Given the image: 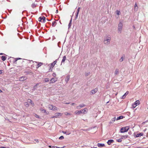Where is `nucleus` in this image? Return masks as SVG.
Returning a JSON list of instances; mask_svg holds the SVG:
<instances>
[{
  "mask_svg": "<svg viewBox=\"0 0 148 148\" xmlns=\"http://www.w3.org/2000/svg\"><path fill=\"white\" fill-rule=\"evenodd\" d=\"M111 38L109 36H106L105 37L104 40V43L105 44L108 45H109L110 42Z\"/></svg>",
  "mask_w": 148,
  "mask_h": 148,
  "instance_id": "f257e3e1",
  "label": "nucleus"
},
{
  "mask_svg": "<svg viewBox=\"0 0 148 148\" xmlns=\"http://www.w3.org/2000/svg\"><path fill=\"white\" fill-rule=\"evenodd\" d=\"M123 24L122 23L120 22L118 25V32L120 34L121 33L123 29Z\"/></svg>",
  "mask_w": 148,
  "mask_h": 148,
  "instance_id": "f03ea898",
  "label": "nucleus"
},
{
  "mask_svg": "<svg viewBox=\"0 0 148 148\" xmlns=\"http://www.w3.org/2000/svg\"><path fill=\"white\" fill-rule=\"evenodd\" d=\"M129 129V127L128 126L122 127L121 128L120 132L121 133H123L127 132Z\"/></svg>",
  "mask_w": 148,
  "mask_h": 148,
  "instance_id": "7ed1b4c3",
  "label": "nucleus"
},
{
  "mask_svg": "<svg viewBox=\"0 0 148 148\" xmlns=\"http://www.w3.org/2000/svg\"><path fill=\"white\" fill-rule=\"evenodd\" d=\"M85 106V105L83 103H82V104H80L79 106H77L76 107V108L77 109H79Z\"/></svg>",
  "mask_w": 148,
  "mask_h": 148,
  "instance_id": "20e7f679",
  "label": "nucleus"
},
{
  "mask_svg": "<svg viewBox=\"0 0 148 148\" xmlns=\"http://www.w3.org/2000/svg\"><path fill=\"white\" fill-rule=\"evenodd\" d=\"M98 91V89L95 88L93 90H92L91 91V94H93L96 93Z\"/></svg>",
  "mask_w": 148,
  "mask_h": 148,
  "instance_id": "39448f33",
  "label": "nucleus"
},
{
  "mask_svg": "<svg viewBox=\"0 0 148 148\" xmlns=\"http://www.w3.org/2000/svg\"><path fill=\"white\" fill-rule=\"evenodd\" d=\"M57 81V79L56 78H52L51 80L50 81V83H53Z\"/></svg>",
  "mask_w": 148,
  "mask_h": 148,
  "instance_id": "423d86ee",
  "label": "nucleus"
},
{
  "mask_svg": "<svg viewBox=\"0 0 148 148\" xmlns=\"http://www.w3.org/2000/svg\"><path fill=\"white\" fill-rule=\"evenodd\" d=\"M26 77H25L23 76L20 77L19 79V80L21 81H23L24 80H26Z\"/></svg>",
  "mask_w": 148,
  "mask_h": 148,
  "instance_id": "0eeeda50",
  "label": "nucleus"
},
{
  "mask_svg": "<svg viewBox=\"0 0 148 148\" xmlns=\"http://www.w3.org/2000/svg\"><path fill=\"white\" fill-rule=\"evenodd\" d=\"M40 110L41 111H42V113H46V114H49V112H47L46 111L44 110V109H43L42 108H41L40 109Z\"/></svg>",
  "mask_w": 148,
  "mask_h": 148,
  "instance_id": "6e6552de",
  "label": "nucleus"
},
{
  "mask_svg": "<svg viewBox=\"0 0 148 148\" xmlns=\"http://www.w3.org/2000/svg\"><path fill=\"white\" fill-rule=\"evenodd\" d=\"M82 113H83L84 114H86L88 112V109L87 108H84V109L82 110Z\"/></svg>",
  "mask_w": 148,
  "mask_h": 148,
  "instance_id": "1a4fd4ad",
  "label": "nucleus"
},
{
  "mask_svg": "<svg viewBox=\"0 0 148 148\" xmlns=\"http://www.w3.org/2000/svg\"><path fill=\"white\" fill-rule=\"evenodd\" d=\"M114 142V141L113 140L111 139L108 140L107 143L108 145H110L111 144V143H113Z\"/></svg>",
  "mask_w": 148,
  "mask_h": 148,
  "instance_id": "9d476101",
  "label": "nucleus"
},
{
  "mask_svg": "<svg viewBox=\"0 0 148 148\" xmlns=\"http://www.w3.org/2000/svg\"><path fill=\"white\" fill-rule=\"evenodd\" d=\"M75 113L76 114H79L81 113H82V112L81 110H77L75 112Z\"/></svg>",
  "mask_w": 148,
  "mask_h": 148,
  "instance_id": "9b49d317",
  "label": "nucleus"
},
{
  "mask_svg": "<svg viewBox=\"0 0 148 148\" xmlns=\"http://www.w3.org/2000/svg\"><path fill=\"white\" fill-rule=\"evenodd\" d=\"M70 78V76L69 75L67 76L65 78V81L66 83L68 82V81L69 80Z\"/></svg>",
  "mask_w": 148,
  "mask_h": 148,
  "instance_id": "f8f14e48",
  "label": "nucleus"
},
{
  "mask_svg": "<svg viewBox=\"0 0 148 148\" xmlns=\"http://www.w3.org/2000/svg\"><path fill=\"white\" fill-rule=\"evenodd\" d=\"M97 146L99 147H102L105 146V144L103 143H98Z\"/></svg>",
  "mask_w": 148,
  "mask_h": 148,
  "instance_id": "ddd939ff",
  "label": "nucleus"
},
{
  "mask_svg": "<svg viewBox=\"0 0 148 148\" xmlns=\"http://www.w3.org/2000/svg\"><path fill=\"white\" fill-rule=\"evenodd\" d=\"M62 113L57 112L55 113V115L56 116V117L57 116H61L62 115Z\"/></svg>",
  "mask_w": 148,
  "mask_h": 148,
  "instance_id": "4468645a",
  "label": "nucleus"
},
{
  "mask_svg": "<svg viewBox=\"0 0 148 148\" xmlns=\"http://www.w3.org/2000/svg\"><path fill=\"white\" fill-rule=\"evenodd\" d=\"M48 107L49 109L52 110H55V108H52L53 107V106L51 105H49L48 106Z\"/></svg>",
  "mask_w": 148,
  "mask_h": 148,
  "instance_id": "2eb2a0df",
  "label": "nucleus"
},
{
  "mask_svg": "<svg viewBox=\"0 0 148 148\" xmlns=\"http://www.w3.org/2000/svg\"><path fill=\"white\" fill-rule=\"evenodd\" d=\"M66 56H64V57H63V59L62 61L61 64L63 63H64V61H65V60H66Z\"/></svg>",
  "mask_w": 148,
  "mask_h": 148,
  "instance_id": "dca6fc26",
  "label": "nucleus"
},
{
  "mask_svg": "<svg viewBox=\"0 0 148 148\" xmlns=\"http://www.w3.org/2000/svg\"><path fill=\"white\" fill-rule=\"evenodd\" d=\"M140 104V102H139V100H137L134 103V105H136V106H137V105H139Z\"/></svg>",
  "mask_w": 148,
  "mask_h": 148,
  "instance_id": "f3484780",
  "label": "nucleus"
},
{
  "mask_svg": "<svg viewBox=\"0 0 148 148\" xmlns=\"http://www.w3.org/2000/svg\"><path fill=\"white\" fill-rule=\"evenodd\" d=\"M138 7L137 6V5L136 3H135L134 5V9L135 11H137L138 10Z\"/></svg>",
  "mask_w": 148,
  "mask_h": 148,
  "instance_id": "a211bd4d",
  "label": "nucleus"
},
{
  "mask_svg": "<svg viewBox=\"0 0 148 148\" xmlns=\"http://www.w3.org/2000/svg\"><path fill=\"white\" fill-rule=\"evenodd\" d=\"M143 135V133H141L138 134H137L136 135V137H139L140 136H142Z\"/></svg>",
  "mask_w": 148,
  "mask_h": 148,
  "instance_id": "6ab92c4d",
  "label": "nucleus"
},
{
  "mask_svg": "<svg viewBox=\"0 0 148 148\" xmlns=\"http://www.w3.org/2000/svg\"><path fill=\"white\" fill-rule=\"evenodd\" d=\"M116 120V117H114V118L112 119L111 120V121L110 122V123H113Z\"/></svg>",
  "mask_w": 148,
  "mask_h": 148,
  "instance_id": "aec40b11",
  "label": "nucleus"
},
{
  "mask_svg": "<svg viewBox=\"0 0 148 148\" xmlns=\"http://www.w3.org/2000/svg\"><path fill=\"white\" fill-rule=\"evenodd\" d=\"M128 137V136L127 135H126L125 136H122L121 137V138L122 139H125L127 138Z\"/></svg>",
  "mask_w": 148,
  "mask_h": 148,
  "instance_id": "412c9836",
  "label": "nucleus"
},
{
  "mask_svg": "<svg viewBox=\"0 0 148 148\" xmlns=\"http://www.w3.org/2000/svg\"><path fill=\"white\" fill-rule=\"evenodd\" d=\"M119 73V70L118 69H116L115 71L114 74L115 75H117Z\"/></svg>",
  "mask_w": 148,
  "mask_h": 148,
  "instance_id": "4be33fe9",
  "label": "nucleus"
},
{
  "mask_svg": "<svg viewBox=\"0 0 148 148\" xmlns=\"http://www.w3.org/2000/svg\"><path fill=\"white\" fill-rule=\"evenodd\" d=\"M123 116H121L118 117L116 119V120H120V119H123Z\"/></svg>",
  "mask_w": 148,
  "mask_h": 148,
  "instance_id": "5701e85b",
  "label": "nucleus"
},
{
  "mask_svg": "<svg viewBox=\"0 0 148 148\" xmlns=\"http://www.w3.org/2000/svg\"><path fill=\"white\" fill-rule=\"evenodd\" d=\"M28 102L29 103H30L31 104H32V105H34V103L30 99H28Z\"/></svg>",
  "mask_w": 148,
  "mask_h": 148,
  "instance_id": "b1692460",
  "label": "nucleus"
},
{
  "mask_svg": "<svg viewBox=\"0 0 148 148\" xmlns=\"http://www.w3.org/2000/svg\"><path fill=\"white\" fill-rule=\"evenodd\" d=\"M57 24V23L55 21H54L52 22V26L53 27H55Z\"/></svg>",
  "mask_w": 148,
  "mask_h": 148,
  "instance_id": "393cba45",
  "label": "nucleus"
},
{
  "mask_svg": "<svg viewBox=\"0 0 148 148\" xmlns=\"http://www.w3.org/2000/svg\"><path fill=\"white\" fill-rule=\"evenodd\" d=\"M64 114L66 115H71V113L68 112H65Z\"/></svg>",
  "mask_w": 148,
  "mask_h": 148,
  "instance_id": "a878e982",
  "label": "nucleus"
},
{
  "mask_svg": "<svg viewBox=\"0 0 148 148\" xmlns=\"http://www.w3.org/2000/svg\"><path fill=\"white\" fill-rule=\"evenodd\" d=\"M55 64H54V63L53 62L52 63H51L50 64H49V65L51 67H53L54 66Z\"/></svg>",
  "mask_w": 148,
  "mask_h": 148,
  "instance_id": "bb28decb",
  "label": "nucleus"
},
{
  "mask_svg": "<svg viewBox=\"0 0 148 148\" xmlns=\"http://www.w3.org/2000/svg\"><path fill=\"white\" fill-rule=\"evenodd\" d=\"M1 59L3 61H4L5 60L6 58L5 56H1Z\"/></svg>",
  "mask_w": 148,
  "mask_h": 148,
  "instance_id": "cd10ccee",
  "label": "nucleus"
},
{
  "mask_svg": "<svg viewBox=\"0 0 148 148\" xmlns=\"http://www.w3.org/2000/svg\"><path fill=\"white\" fill-rule=\"evenodd\" d=\"M65 147V146H64L62 147H57L56 146H52V148H64Z\"/></svg>",
  "mask_w": 148,
  "mask_h": 148,
  "instance_id": "c85d7f7f",
  "label": "nucleus"
},
{
  "mask_svg": "<svg viewBox=\"0 0 148 148\" xmlns=\"http://www.w3.org/2000/svg\"><path fill=\"white\" fill-rule=\"evenodd\" d=\"M43 64L41 62H39L38 64V67H40V66H41Z\"/></svg>",
  "mask_w": 148,
  "mask_h": 148,
  "instance_id": "c756f323",
  "label": "nucleus"
},
{
  "mask_svg": "<svg viewBox=\"0 0 148 148\" xmlns=\"http://www.w3.org/2000/svg\"><path fill=\"white\" fill-rule=\"evenodd\" d=\"M116 141L118 142H121L122 141V139L121 138L119 139H116Z\"/></svg>",
  "mask_w": 148,
  "mask_h": 148,
  "instance_id": "7c9ffc66",
  "label": "nucleus"
},
{
  "mask_svg": "<svg viewBox=\"0 0 148 148\" xmlns=\"http://www.w3.org/2000/svg\"><path fill=\"white\" fill-rule=\"evenodd\" d=\"M71 21H72V19L70 20V22L68 25V27H69V28L70 27H71Z\"/></svg>",
  "mask_w": 148,
  "mask_h": 148,
  "instance_id": "2f4dec72",
  "label": "nucleus"
},
{
  "mask_svg": "<svg viewBox=\"0 0 148 148\" xmlns=\"http://www.w3.org/2000/svg\"><path fill=\"white\" fill-rule=\"evenodd\" d=\"M36 6V5L35 3H33L32 5V8H34Z\"/></svg>",
  "mask_w": 148,
  "mask_h": 148,
  "instance_id": "473e14b6",
  "label": "nucleus"
},
{
  "mask_svg": "<svg viewBox=\"0 0 148 148\" xmlns=\"http://www.w3.org/2000/svg\"><path fill=\"white\" fill-rule=\"evenodd\" d=\"M116 14L117 15H119L120 14V12L119 11L117 10L116 11Z\"/></svg>",
  "mask_w": 148,
  "mask_h": 148,
  "instance_id": "72a5a7b5",
  "label": "nucleus"
},
{
  "mask_svg": "<svg viewBox=\"0 0 148 148\" xmlns=\"http://www.w3.org/2000/svg\"><path fill=\"white\" fill-rule=\"evenodd\" d=\"M38 21H39L42 22V17H40L38 18Z\"/></svg>",
  "mask_w": 148,
  "mask_h": 148,
  "instance_id": "f704fd0d",
  "label": "nucleus"
},
{
  "mask_svg": "<svg viewBox=\"0 0 148 148\" xmlns=\"http://www.w3.org/2000/svg\"><path fill=\"white\" fill-rule=\"evenodd\" d=\"M42 22L43 23H45L46 22V21L45 20V17H42Z\"/></svg>",
  "mask_w": 148,
  "mask_h": 148,
  "instance_id": "c9c22d12",
  "label": "nucleus"
},
{
  "mask_svg": "<svg viewBox=\"0 0 148 148\" xmlns=\"http://www.w3.org/2000/svg\"><path fill=\"white\" fill-rule=\"evenodd\" d=\"M124 59V58L123 57H121V58L120 59L119 61L121 62H122Z\"/></svg>",
  "mask_w": 148,
  "mask_h": 148,
  "instance_id": "e433bc0d",
  "label": "nucleus"
},
{
  "mask_svg": "<svg viewBox=\"0 0 148 148\" xmlns=\"http://www.w3.org/2000/svg\"><path fill=\"white\" fill-rule=\"evenodd\" d=\"M21 59V58H16V59L15 61L14 62V63H16V61L18 60H19V59Z\"/></svg>",
  "mask_w": 148,
  "mask_h": 148,
  "instance_id": "4c0bfd02",
  "label": "nucleus"
},
{
  "mask_svg": "<svg viewBox=\"0 0 148 148\" xmlns=\"http://www.w3.org/2000/svg\"><path fill=\"white\" fill-rule=\"evenodd\" d=\"M49 79L48 78H46L45 79V82H48L49 81Z\"/></svg>",
  "mask_w": 148,
  "mask_h": 148,
  "instance_id": "58836bf2",
  "label": "nucleus"
},
{
  "mask_svg": "<svg viewBox=\"0 0 148 148\" xmlns=\"http://www.w3.org/2000/svg\"><path fill=\"white\" fill-rule=\"evenodd\" d=\"M64 139V137L63 136H61L59 138V139L60 140L63 139Z\"/></svg>",
  "mask_w": 148,
  "mask_h": 148,
  "instance_id": "ea45409f",
  "label": "nucleus"
},
{
  "mask_svg": "<svg viewBox=\"0 0 148 148\" xmlns=\"http://www.w3.org/2000/svg\"><path fill=\"white\" fill-rule=\"evenodd\" d=\"M129 92L128 91H127L124 95L125 97L127 95L128 93H129Z\"/></svg>",
  "mask_w": 148,
  "mask_h": 148,
  "instance_id": "a19ab883",
  "label": "nucleus"
},
{
  "mask_svg": "<svg viewBox=\"0 0 148 148\" xmlns=\"http://www.w3.org/2000/svg\"><path fill=\"white\" fill-rule=\"evenodd\" d=\"M25 104L26 107L28 106H29V104L27 102H25Z\"/></svg>",
  "mask_w": 148,
  "mask_h": 148,
  "instance_id": "79ce46f5",
  "label": "nucleus"
},
{
  "mask_svg": "<svg viewBox=\"0 0 148 148\" xmlns=\"http://www.w3.org/2000/svg\"><path fill=\"white\" fill-rule=\"evenodd\" d=\"M59 59L58 58L56 60L53 62L54 63V64H56L57 63V61Z\"/></svg>",
  "mask_w": 148,
  "mask_h": 148,
  "instance_id": "37998d69",
  "label": "nucleus"
},
{
  "mask_svg": "<svg viewBox=\"0 0 148 148\" xmlns=\"http://www.w3.org/2000/svg\"><path fill=\"white\" fill-rule=\"evenodd\" d=\"M53 107L52 108H55V110H57V108L55 106H53Z\"/></svg>",
  "mask_w": 148,
  "mask_h": 148,
  "instance_id": "c03bdc74",
  "label": "nucleus"
},
{
  "mask_svg": "<svg viewBox=\"0 0 148 148\" xmlns=\"http://www.w3.org/2000/svg\"><path fill=\"white\" fill-rule=\"evenodd\" d=\"M53 76L54 77H55L56 76V73H53Z\"/></svg>",
  "mask_w": 148,
  "mask_h": 148,
  "instance_id": "a18cd8bd",
  "label": "nucleus"
},
{
  "mask_svg": "<svg viewBox=\"0 0 148 148\" xmlns=\"http://www.w3.org/2000/svg\"><path fill=\"white\" fill-rule=\"evenodd\" d=\"M80 9V8H78L77 9V13H79V11Z\"/></svg>",
  "mask_w": 148,
  "mask_h": 148,
  "instance_id": "49530a36",
  "label": "nucleus"
},
{
  "mask_svg": "<svg viewBox=\"0 0 148 148\" xmlns=\"http://www.w3.org/2000/svg\"><path fill=\"white\" fill-rule=\"evenodd\" d=\"M78 14H79L78 13H77V14L76 15V17H75L76 19L78 17Z\"/></svg>",
  "mask_w": 148,
  "mask_h": 148,
  "instance_id": "de8ad7c7",
  "label": "nucleus"
},
{
  "mask_svg": "<svg viewBox=\"0 0 148 148\" xmlns=\"http://www.w3.org/2000/svg\"><path fill=\"white\" fill-rule=\"evenodd\" d=\"M125 97V96L123 95V96H122V97H121L122 99H124Z\"/></svg>",
  "mask_w": 148,
  "mask_h": 148,
  "instance_id": "09e8293b",
  "label": "nucleus"
},
{
  "mask_svg": "<svg viewBox=\"0 0 148 148\" xmlns=\"http://www.w3.org/2000/svg\"><path fill=\"white\" fill-rule=\"evenodd\" d=\"M136 106L134 105V104L132 105V107H133V108H135Z\"/></svg>",
  "mask_w": 148,
  "mask_h": 148,
  "instance_id": "8fccbe9b",
  "label": "nucleus"
},
{
  "mask_svg": "<svg viewBox=\"0 0 148 148\" xmlns=\"http://www.w3.org/2000/svg\"><path fill=\"white\" fill-rule=\"evenodd\" d=\"M62 132L64 134H66V133H67L66 132L62 131Z\"/></svg>",
  "mask_w": 148,
  "mask_h": 148,
  "instance_id": "3c124183",
  "label": "nucleus"
},
{
  "mask_svg": "<svg viewBox=\"0 0 148 148\" xmlns=\"http://www.w3.org/2000/svg\"><path fill=\"white\" fill-rule=\"evenodd\" d=\"M35 115H36L35 116L36 117H37V118H39V116L38 115H37L36 114H35Z\"/></svg>",
  "mask_w": 148,
  "mask_h": 148,
  "instance_id": "603ef678",
  "label": "nucleus"
},
{
  "mask_svg": "<svg viewBox=\"0 0 148 148\" xmlns=\"http://www.w3.org/2000/svg\"><path fill=\"white\" fill-rule=\"evenodd\" d=\"M69 103H70L66 102V103H64V104H69Z\"/></svg>",
  "mask_w": 148,
  "mask_h": 148,
  "instance_id": "864d4df0",
  "label": "nucleus"
},
{
  "mask_svg": "<svg viewBox=\"0 0 148 148\" xmlns=\"http://www.w3.org/2000/svg\"><path fill=\"white\" fill-rule=\"evenodd\" d=\"M75 105V103H72L71 104V105H73H73Z\"/></svg>",
  "mask_w": 148,
  "mask_h": 148,
  "instance_id": "5fc2aeb1",
  "label": "nucleus"
},
{
  "mask_svg": "<svg viewBox=\"0 0 148 148\" xmlns=\"http://www.w3.org/2000/svg\"><path fill=\"white\" fill-rule=\"evenodd\" d=\"M35 140L36 142H38V140L37 139V140L35 139V140Z\"/></svg>",
  "mask_w": 148,
  "mask_h": 148,
  "instance_id": "6e6d98bb",
  "label": "nucleus"
},
{
  "mask_svg": "<svg viewBox=\"0 0 148 148\" xmlns=\"http://www.w3.org/2000/svg\"><path fill=\"white\" fill-rule=\"evenodd\" d=\"M52 146H49V147L50 148H52Z\"/></svg>",
  "mask_w": 148,
  "mask_h": 148,
  "instance_id": "4d7b16f0",
  "label": "nucleus"
},
{
  "mask_svg": "<svg viewBox=\"0 0 148 148\" xmlns=\"http://www.w3.org/2000/svg\"><path fill=\"white\" fill-rule=\"evenodd\" d=\"M2 71L1 70H0V74H1L2 73Z\"/></svg>",
  "mask_w": 148,
  "mask_h": 148,
  "instance_id": "13d9d810",
  "label": "nucleus"
},
{
  "mask_svg": "<svg viewBox=\"0 0 148 148\" xmlns=\"http://www.w3.org/2000/svg\"><path fill=\"white\" fill-rule=\"evenodd\" d=\"M0 148H6L4 147H0Z\"/></svg>",
  "mask_w": 148,
  "mask_h": 148,
  "instance_id": "bf43d9fd",
  "label": "nucleus"
},
{
  "mask_svg": "<svg viewBox=\"0 0 148 148\" xmlns=\"http://www.w3.org/2000/svg\"><path fill=\"white\" fill-rule=\"evenodd\" d=\"M71 134V133H68V132H67V135H69V134Z\"/></svg>",
  "mask_w": 148,
  "mask_h": 148,
  "instance_id": "052dcab7",
  "label": "nucleus"
},
{
  "mask_svg": "<svg viewBox=\"0 0 148 148\" xmlns=\"http://www.w3.org/2000/svg\"><path fill=\"white\" fill-rule=\"evenodd\" d=\"M3 54V53H0V55H2Z\"/></svg>",
  "mask_w": 148,
  "mask_h": 148,
  "instance_id": "680f3d73",
  "label": "nucleus"
},
{
  "mask_svg": "<svg viewBox=\"0 0 148 148\" xmlns=\"http://www.w3.org/2000/svg\"><path fill=\"white\" fill-rule=\"evenodd\" d=\"M2 92V91L0 89V93L1 92Z\"/></svg>",
  "mask_w": 148,
  "mask_h": 148,
  "instance_id": "e2e57ef3",
  "label": "nucleus"
},
{
  "mask_svg": "<svg viewBox=\"0 0 148 148\" xmlns=\"http://www.w3.org/2000/svg\"><path fill=\"white\" fill-rule=\"evenodd\" d=\"M55 117H56L55 116H53L52 117V118H54Z\"/></svg>",
  "mask_w": 148,
  "mask_h": 148,
  "instance_id": "0e129e2a",
  "label": "nucleus"
},
{
  "mask_svg": "<svg viewBox=\"0 0 148 148\" xmlns=\"http://www.w3.org/2000/svg\"><path fill=\"white\" fill-rule=\"evenodd\" d=\"M109 101H108V102H107V103H109Z\"/></svg>",
  "mask_w": 148,
  "mask_h": 148,
  "instance_id": "69168bd1",
  "label": "nucleus"
},
{
  "mask_svg": "<svg viewBox=\"0 0 148 148\" xmlns=\"http://www.w3.org/2000/svg\"><path fill=\"white\" fill-rule=\"evenodd\" d=\"M47 20L48 21H50V20H48L47 19Z\"/></svg>",
  "mask_w": 148,
  "mask_h": 148,
  "instance_id": "338daca9",
  "label": "nucleus"
},
{
  "mask_svg": "<svg viewBox=\"0 0 148 148\" xmlns=\"http://www.w3.org/2000/svg\"><path fill=\"white\" fill-rule=\"evenodd\" d=\"M37 84L35 86H34V87H35V86H37Z\"/></svg>",
  "mask_w": 148,
  "mask_h": 148,
  "instance_id": "774afa93",
  "label": "nucleus"
}]
</instances>
